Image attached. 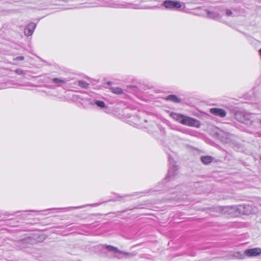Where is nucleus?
I'll return each mask as SVG.
<instances>
[{"instance_id": "f257e3e1", "label": "nucleus", "mask_w": 261, "mask_h": 261, "mask_svg": "<svg viewBox=\"0 0 261 261\" xmlns=\"http://www.w3.org/2000/svg\"><path fill=\"white\" fill-rule=\"evenodd\" d=\"M235 119L246 125H251L253 122L252 114L244 111H237L234 114Z\"/></svg>"}, {"instance_id": "f03ea898", "label": "nucleus", "mask_w": 261, "mask_h": 261, "mask_svg": "<svg viewBox=\"0 0 261 261\" xmlns=\"http://www.w3.org/2000/svg\"><path fill=\"white\" fill-rule=\"evenodd\" d=\"M169 162L170 167L166 179L173 178L176 175L177 173V171L178 169L177 166L175 164L174 161L170 156H169Z\"/></svg>"}, {"instance_id": "7ed1b4c3", "label": "nucleus", "mask_w": 261, "mask_h": 261, "mask_svg": "<svg viewBox=\"0 0 261 261\" xmlns=\"http://www.w3.org/2000/svg\"><path fill=\"white\" fill-rule=\"evenodd\" d=\"M182 124L185 125L194 126L196 127H199L200 126L199 121L187 116H185L184 119L182 120Z\"/></svg>"}, {"instance_id": "20e7f679", "label": "nucleus", "mask_w": 261, "mask_h": 261, "mask_svg": "<svg viewBox=\"0 0 261 261\" xmlns=\"http://www.w3.org/2000/svg\"><path fill=\"white\" fill-rule=\"evenodd\" d=\"M163 5L166 9L170 10L179 9L181 7V5L179 2H175L171 0L165 1Z\"/></svg>"}, {"instance_id": "39448f33", "label": "nucleus", "mask_w": 261, "mask_h": 261, "mask_svg": "<svg viewBox=\"0 0 261 261\" xmlns=\"http://www.w3.org/2000/svg\"><path fill=\"white\" fill-rule=\"evenodd\" d=\"M104 247L109 251L113 252H115V253H119V254H122L124 255H127L129 257L134 256L136 255V254L135 253H128V252H123L122 251L120 250L117 247L111 246V245H106Z\"/></svg>"}, {"instance_id": "423d86ee", "label": "nucleus", "mask_w": 261, "mask_h": 261, "mask_svg": "<svg viewBox=\"0 0 261 261\" xmlns=\"http://www.w3.org/2000/svg\"><path fill=\"white\" fill-rule=\"evenodd\" d=\"M260 254L261 248L257 247L246 249L244 252V254L248 257L256 256Z\"/></svg>"}, {"instance_id": "0eeeda50", "label": "nucleus", "mask_w": 261, "mask_h": 261, "mask_svg": "<svg viewBox=\"0 0 261 261\" xmlns=\"http://www.w3.org/2000/svg\"><path fill=\"white\" fill-rule=\"evenodd\" d=\"M36 24L34 22H30L27 25L24 30V34L27 36H32L36 28Z\"/></svg>"}, {"instance_id": "6e6552de", "label": "nucleus", "mask_w": 261, "mask_h": 261, "mask_svg": "<svg viewBox=\"0 0 261 261\" xmlns=\"http://www.w3.org/2000/svg\"><path fill=\"white\" fill-rule=\"evenodd\" d=\"M210 112L213 115L219 116L222 118L225 117L226 115V111L222 109L212 108L210 109Z\"/></svg>"}, {"instance_id": "1a4fd4ad", "label": "nucleus", "mask_w": 261, "mask_h": 261, "mask_svg": "<svg viewBox=\"0 0 261 261\" xmlns=\"http://www.w3.org/2000/svg\"><path fill=\"white\" fill-rule=\"evenodd\" d=\"M252 207L250 205H240L238 210L240 212H242L245 215H249L251 213V210Z\"/></svg>"}, {"instance_id": "9d476101", "label": "nucleus", "mask_w": 261, "mask_h": 261, "mask_svg": "<svg viewBox=\"0 0 261 261\" xmlns=\"http://www.w3.org/2000/svg\"><path fill=\"white\" fill-rule=\"evenodd\" d=\"M229 207L228 206H217L210 209V212L216 211L219 212L220 214H226L228 212Z\"/></svg>"}, {"instance_id": "9b49d317", "label": "nucleus", "mask_w": 261, "mask_h": 261, "mask_svg": "<svg viewBox=\"0 0 261 261\" xmlns=\"http://www.w3.org/2000/svg\"><path fill=\"white\" fill-rule=\"evenodd\" d=\"M206 11L210 18L214 19H220L221 18V16L218 13L214 11H210L208 10H206Z\"/></svg>"}, {"instance_id": "f8f14e48", "label": "nucleus", "mask_w": 261, "mask_h": 261, "mask_svg": "<svg viewBox=\"0 0 261 261\" xmlns=\"http://www.w3.org/2000/svg\"><path fill=\"white\" fill-rule=\"evenodd\" d=\"M214 158L212 156H202L200 158L201 161L205 165H207L212 163Z\"/></svg>"}, {"instance_id": "ddd939ff", "label": "nucleus", "mask_w": 261, "mask_h": 261, "mask_svg": "<svg viewBox=\"0 0 261 261\" xmlns=\"http://www.w3.org/2000/svg\"><path fill=\"white\" fill-rule=\"evenodd\" d=\"M231 255L233 258L242 259L244 258L245 255L240 251H237L233 252Z\"/></svg>"}, {"instance_id": "4468645a", "label": "nucleus", "mask_w": 261, "mask_h": 261, "mask_svg": "<svg viewBox=\"0 0 261 261\" xmlns=\"http://www.w3.org/2000/svg\"><path fill=\"white\" fill-rule=\"evenodd\" d=\"M110 89L113 93L117 94H122L123 93V90L119 87H112L110 88Z\"/></svg>"}, {"instance_id": "2eb2a0df", "label": "nucleus", "mask_w": 261, "mask_h": 261, "mask_svg": "<svg viewBox=\"0 0 261 261\" xmlns=\"http://www.w3.org/2000/svg\"><path fill=\"white\" fill-rule=\"evenodd\" d=\"M77 84L80 87L84 89H88L90 85L89 84L83 80L78 81Z\"/></svg>"}, {"instance_id": "dca6fc26", "label": "nucleus", "mask_w": 261, "mask_h": 261, "mask_svg": "<svg viewBox=\"0 0 261 261\" xmlns=\"http://www.w3.org/2000/svg\"><path fill=\"white\" fill-rule=\"evenodd\" d=\"M167 99L177 103L180 102V99L174 95H170L168 96Z\"/></svg>"}, {"instance_id": "f3484780", "label": "nucleus", "mask_w": 261, "mask_h": 261, "mask_svg": "<svg viewBox=\"0 0 261 261\" xmlns=\"http://www.w3.org/2000/svg\"><path fill=\"white\" fill-rule=\"evenodd\" d=\"M52 82L54 83L59 84L60 86L61 84H64L66 83V81H64V80H63L62 79H60L59 78H57V77L53 79Z\"/></svg>"}, {"instance_id": "a211bd4d", "label": "nucleus", "mask_w": 261, "mask_h": 261, "mask_svg": "<svg viewBox=\"0 0 261 261\" xmlns=\"http://www.w3.org/2000/svg\"><path fill=\"white\" fill-rule=\"evenodd\" d=\"M94 103L100 108H104L106 107L105 103L103 101L95 100Z\"/></svg>"}, {"instance_id": "6ab92c4d", "label": "nucleus", "mask_w": 261, "mask_h": 261, "mask_svg": "<svg viewBox=\"0 0 261 261\" xmlns=\"http://www.w3.org/2000/svg\"><path fill=\"white\" fill-rule=\"evenodd\" d=\"M180 115V114L172 112L170 113V115L174 120L177 121L179 117L178 116H179Z\"/></svg>"}, {"instance_id": "aec40b11", "label": "nucleus", "mask_w": 261, "mask_h": 261, "mask_svg": "<svg viewBox=\"0 0 261 261\" xmlns=\"http://www.w3.org/2000/svg\"><path fill=\"white\" fill-rule=\"evenodd\" d=\"M25 243L26 242L25 241V240H21L18 242V245L21 248L24 247Z\"/></svg>"}, {"instance_id": "412c9836", "label": "nucleus", "mask_w": 261, "mask_h": 261, "mask_svg": "<svg viewBox=\"0 0 261 261\" xmlns=\"http://www.w3.org/2000/svg\"><path fill=\"white\" fill-rule=\"evenodd\" d=\"M15 72L18 74V75H23L25 74V72L23 70H21V69H16L15 70Z\"/></svg>"}, {"instance_id": "4be33fe9", "label": "nucleus", "mask_w": 261, "mask_h": 261, "mask_svg": "<svg viewBox=\"0 0 261 261\" xmlns=\"http://www.w3.org/2000/svg\"><path fill=\"white\" fill-rule=\"evenodd\" d=\"M185 116V115L180 114V116H178L179 117H178V119L177 120V121L182 124V123H183L182 120L184 119Z\"/></svg>"}, {"instance_id": "5701e85b", "label": "nucleus", "mask_w": 261, "mask_h": 261, "mask_svg": "<svg viewBox=\"0 0 261 261\" xmlns=\"http://www.w3.org/2000/svg\"><path fill=\"white\" fill-rule=\"evenodd\" d=\"M226 14L228 16H233V13L232 11L229 9H226Z\"/></svg>"}, {"instance_id": "b1692460", "label": "nucleus", "mask_w": 261, "mask_h": 261, "mask_svg": "<svg viewBox=\"0 0 261 261\" xmlns=\"http://www.w3.org/2000/svg\"><path fill=\"white\" fill-rule=\"evenodd\" d=\"M87 205H82V206H76V207H69L68 208L69 209H70V208H83L85 206H86Z\"/></svg>"}, {"instance_id": "393cba45", "label": "nucleus", "mask_w": 261, "mask_h": 261, "mask_svg": "<svg viewBox=\"0 0 261 261\" xmlns=\"http://www.w3.org/2000/svg\"><path fill=\"white\" fill-rule=\"evenodd\" d=\"M24 57L23 56H19L16 58L15 60L22 61L24 60Z\"/></svg>"}, {"instance_id": "a878e982", "label": "nucleus", "mask_w": 261, "mask_h": 261, "mask_svg": "<svg viewBox=\"0 0 261 261\" xmlns=\"http://www.w3.org/2000/svg\"><path fill=\"white\" fill-rule=\"evenodd\" d=\"M7 87L6 86V85L4 84H0V90L1 89H5V88H6Z\"/></svg>"}, {"instance_id": "bb28decb", "label": "nucleus", "mask_w": 261, "mask_h": 261, "mask_svg": "<svg viewBox=\"0 0 261 261\" xmlns=\"http://www.w3.org/2000/svg\"><path fill=\"white\" fill-rule=\"evenodd\" d=\"M99 204H100L99 203H95V204H89V205L96 206L99 205Z\"/></svg>"}, {"instance_id": "cd10ccee", "label": "nucleus", "mask_w": 261, "mask_h": 261, "mask_svg": "<svg viewBox=\"0 0 261 261\" xmlns=\"http://www.w3.org/2000/svg\"><path fill=\"white\" fill-rule=\"evenodd\" d=\"M130 195H124V196H120V197H127V196H129Z\"/></svg>"}, {"instance_id": "c85d7f7f", "label": "nucleus", "mask_w": 261, "mask_h": 261, "mask_svg": "<svg viewBox=\"0 0 261 261\" xmlns=\"http://www.w3.org/2000/svg\"><path fill=\"white\" fill-rule=\"evenodd\" d=\"M111 84H112V82H107V84H108V85H111Z\"/></svg>"}, {"instance_id": "c756f323", "label": "nucleus", "mask_w": 261, "mask_h": 261, "mask_svg": "<svg viewBox=\"0 0 261 261\" xmlns=\"http://www.w3.org/2000/svg\"><path fill=\"white\" fill-rule=\"evenodd\" d=\"M113 7H118V6H113Z\"/></svg>"}, {"instance_id": "7c9ffc66", "label": "nucleus", "mask_w": 261, "mask_h": 261, "mask_svg": "<svg viewBox=\"0 0 261 261\" xmlns=\"http://www.w3.org/2000/svg\"><path fill=\"white\" fill-rule=\"evenodd\" d=\"M30 212H35V211H33V210H31V211H29Z\"/></svg>"}, {"instance_id": "2f4dec72", "label": "nucleus", "mask_w": 261, "mask_h": 261, "mask_svg": "<svg viewBox=\"0 0 261 261\" xmlns=\"http://www.w3.org/2000/svg\"><path fill=\"white\" fill-rule=\"evenodd\" d=\"M260 123L261 124V120H260Z\"/></svg>"}]
</instances>
